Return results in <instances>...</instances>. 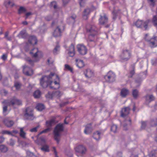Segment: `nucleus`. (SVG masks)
I'll list each match as a JSON object with an SVG mask.
<instances>
[{"instance_id": "nucleus-11", "label": "nucleus", "mask_w": 157, "mask_h": 157, "mask_svg": "<svg viewBox=\"0 0 157 157\" xmlns=\"http://www.w3.org/2000/svg\"><path fill=\"white\" fill-rule=\"evenodd\" d=\"M76 151L81 153L82 155H85L86 152V147L82 145H79L75 148Z\"/></svg>"}, {"instance_id": "nucleus-41", "label": "nucleus", "mask_w": 157, "mask_h": 157, "mask_svg": "<svg viewBox=\"0 0 157 157\" xmlns=\"http://www.w3.org/2000/svg\"><path fill=\"white\" fill-rule=\"evenodd\" d=\"M65 69L70 71L72 73H74L73 69L72 67L67 64H65L64 65Z\"/></svg>"}, {"instance_id": "nucleus-57", "label": "nucleus", "mask_w": 157, "mask_h": 157, "mask_svg": "<svg viewBox=\"0 0 157 157\" xmlns=\"http://www.w3.org/2000/svg\"><path fill=\"white\" fill-rule=\"evenodd\" d=\"M52 18V16L51 15H49L45 17V19L47 21H50L51 20Z\"/></svg>"}, {"instance_id": "nucleus-61", "label": "nucleus", "mask_w": 157, "mask_h": 157, "mask_svg": "<svg viewBox=\"0 0 157 157\" xmlns=\"http://www.w3.org/2000/svg\"><path fill=\"white\" fill-rule=\"evenodd\" d=\"M4 140V138L2 136H0V143H2Z\"/></svg>"}, {"instance_id": "nucleus-50", "label": "nucleus", "mask_w": 157, "mask_h": 157, "mask_svg": "<svg viewBox=\"0 0 157 157\" xmlns=\"http://www.w3.org/2000/svg\"><path fill=\"white\" fill-rule=\"evenodd\" d=\"M147 124V121H142L141 122V127L142 129H144Z\"/></svg>"}, {"instance_id": "nucleus-4", "label": "nucleus", "mask_w": 157, "mask_h": 157, "mask_svg": "<svg viewBox=\"0 0 157 157\" xmlns=\"http://www.w3.org/2000/svg\"><path fill=\"white\" fill-rule=\"evenodd\" d=\"M131 55L132 52L130 50L127 49H123L122 50L119 56L121 59L126 61L130 59Z\"/></svg>"}, {"instance_id": "nucleus-48", "label": "nucleus", "mask_w": 157, "mask_h": 157, "mask_svg": "<svg viewBox=\"0 0 157 157\" xmlns=\"http://www.w3.org/2000/svg\"><path fill=\"white\" fill-rule=\"evenodd\" d=\"M60 47L59 46H56L54 48L53 50V52L54 55H56L57 52L59 50Z\"/></svg>"}, {"instance_id": "nucleus-14", "label": "nucleus", "mask_w": 157, "mask_h": 157, "mask_svg": "<svg viewBox=\"0 0 157 157\" xmlns=\"http://www.w3.org/2000/svg\"><path fill=\"white\" fill-rule=\"evenodd\" d=\"M123 123V129L125 131L127 130V126L128 125H130L132 124L131 119L129 117H127L124 121Z\"/></svg>"}, {"instance_id": "nucleus-63", "label": "nucleus", "mask_w": 157, "mask_h": 157, "mask_svg": "<svg viewBox=\"0 0 157 157\" xmlns=\"http://www.w3.org/2000/svg\"><path fill=\"white\" fill-rule=\"evenodd\" d=\"M70 0H62L64 4L67 3Z\"/></svg>"}, {"instance_id": "nucleus-34", "label": "nucleus", "mask_w": 157, "mask_h": 157, "mask_svg": "<svg viewBox=\"0 0 157 157\" xmlns=\"http://www.w3.org/2000/svg\"><path fill=\"white\" fill-rule=\"evenodd\" d=\"M41 95V92L40 90H37L34 92L33 96L35 98H38L40 97Z\"/></svg>"}, {"instance_id": "nucleus-31", "label": "nucleus", "mask_w": 157, "mask_h": 157, "mask_svg": "<svg viewBox=\"0 0 157 157\" xmlns=\"http://www.w3.org/2000/svg\"><path fill=\"white\" fill-rule=\"evenodd\" d=\"M91 12V9L90 8L85 9L83 11L82 15L84 17H86L87 18V16Z\"/></svg>"}, {"instance_id": "nucleus-29", "label": "nucleus", "mask_w": 157, "mask_h": 157, "mask_svg": "<svg viewBox=\"0 0 157 157\" xmlns=\"http://www.w3.org/2000/svg\"><path fill=\"white\" fill-rule=\"evenodd\" d=\"M34 50H36V51L35 53H34L33 55V56L35 58V59H34V61L35 62H37L39 60V59L38 57V54H37V52H38V49L37 48H33L31 52H30V53H33V51Z\"/></svg>"}, {"instance_id": "nucleus-1", "label": "nucleus", "mask_w": 157, "mask_h": 157, "mask_svg": "<svg viewBox=\"0 0 157 157\" xmlns=\"http://www.w3.org/2000/svg\"><path fill=\"white\" fill-rule=\"evenodd\" d=\"M54 74L51 73L48 76H43L40 79V83L41 86L44 88H46L48 86L53 89H58L59 88L60 85L59 81L58 82L56 81L53 82L51 80L52 77Z\"/></svg>"}, {"instance_id": "nucleus-43", "label": "nucleus", "mask_w": 157, "mask_h": 157, "mask_svg": "<svg viewBox=\"0 0 157 157\" xmlns=\"http://www.w3.org/2000/svg\"><path fill=\"white\" fill-rule=\"evenodd\" d=\"M152 22L154 26L157 28V16L155 15L152 19Z\"/></svg>"}, {"instance_id": "nucleus-47", "label": "nucleus", "mask_w": 157, "mask_h": 157, "mask_svg": "<svg viewBox=\"0 0 157 157\" xmlns=\"http://www.w3.org/2000/svg\"><path fill=\"white\" fill-rule=\"evenodd\" d=\"M54 97L58 98L61 96V93L59 91H56L53 92Z\"/></svg>"}, {"instance_id": "nucleus-56", "label": "nucleus", "mask_w": 157, "mask_h": 157, "mask_svg": "<svg viewBox=\"0 0 157 157\" xmlns=\"http://www.w3.org/2000/svg\"><path fill=\"white\" fill-rule=\"evenodd\" d=\"M7 54H3L1 56V59L4 61L6 60L7 58Z\"/></svg>"}, {"instance_id": "nucleus-54", "label": "nucleus", "mask_w": 157, "mask_h": 157, "mask_svg": "<svg viewBox=\"0 0 157 157\" xmlns=\"http://www.w3.org/2000/svg\"><path fill=\"white\" fill-rule=\"evenodd\" d=\"M51 6L52 7H53V8L55 9H56L57 8L56 3L55 1H53L51 2Z\"/></svg>"}, {"instance_id": "nucleus-36", "label": "nucleus", "mask_w": 157, "mask_h": 157, "mask_svg": "<svg viewBox=\"0 0 157 157\" xmlns=\"http://www.w3.org/2000/svg\"><path fill=\"white\" fill-rule=\"evenodd\" d=\"M36 108L37 110L40 111H41L44 109V106L43 104L41 103H39L37 104Z\"/></svg>"}, {"instance_id": "nucleus-12", "label": "nucleus", "mask_w": 157, "mask_h": 157, "mask_svg": "<svg viewBox=\"0 0 157 157\" xmlns=\"http://www.w3.org/2000/svg\"><path fill=\"white\" fill-rule=\"evenodd\" d=\"M23 73L25 75L27 76H31L33 74V70L31 68L26 65L23 66Z\"/></svg>"}, {"instance_id": "nucleus-5", "label": "nucleus", "mask_w": 157, "mask_h": 157, "mask_svg": "<svg viewBox=\"0 0 157 157\" xmlns=\"http://www.w3.org/2000/svg\"><path fill=\"white\" fill-rule=\"evenodd\" d=\"M2 103L3 104H7L10 106L13 107H14L15 105H20L22 104L21 101L17 98L15 97H13L10 100H5Z\"/></svg>"}, {"instance_id": "nucleus-30", "label": "nucleus", "mask_w": 157, "mask_h": 157, "mask_svg": "<svg viewBox=\"0 0 157 157\" xmlns=\"http://www.w3.org/2000/svg\"><path fill=\"white\" fill-rule=\"evenodd\" d=\"M121 11L120 9H118L117 10H116L115 8L113 10V11L112 12V14H113V18L114 19H116L118 16V15Z\"/></svg>"}, {"instance_id": "nucleus-55", "label": "nucleus", "mask_w": 157, "mask_h": 157, "mask_svg": "<svg viewBox=\"0 0 157 157\" xmlns=\"http://www.w3.org/2000/svg\"><path fill=\"white\" fill-rule=\"evenodd\" d=\"M38 126L33 128L30 130V131L31 132H36L37 131V129Z\"/></svg>"}, {"instance_id": "nucleus-49", "label": "nucleus", "mask_w": 157, "mask_h": 157, "mask_svg": "<svg viewBox=\"0 0 157 157\" xmlns=\"http://www.w3.org/2000/svg\"><path fill=\"white\" fill-rule=\"evenodd\" d=\"M7 106L6 105H4L3 107V113L4 115H6L8 113H7Z\"/></svg>"}, {"instance_id": "nucleus-39", "label": "nucleus", "mask_w": 157, "mask_h": 157, "mask_svg": "<svg viewBox=\"0 0 157 157\" xmlns=\"http://www.w3.org/2000/svg\"><path fill=\"white\" fill-rule=\"evenodd\" d=\"M8 150L7 147L4 145L0 146V151L2 152H6Z\"/></svg>"}, {"instance_id": "nucleus-32", "label": "nucleus", "mask_w": 157, "mask_h": 157, "mask_svg": "<svg viewBox=\"0 0 157 157\" xmlns=\"http://www.w3.org/2000/svg\"><path fill=\"white\" fill-rule=\"evenodd\" d=\"M149 157H157V150H151L148 154Z\"/></svg>"}, {"instance_id": "nucleus-16", "label": "nucleus", "mask_w": 157, "mask_h": 157, "mask_svg": "<svg viewBox=\"0 0 157 157\" xmlns=\"http://www.w3.org/2000/svg\"><path fill=\"white\" fill-rule=\"evenodd\" d=\"M83 72L85 77L87 78H90L94 75V72L89 68L85 70Z\"/></svg>"}, {"instance_id": "nucleus-9", "label": "nucleus", "mask_w": 157, "mask_h": 157, "mask_svg": "<svg viewBox=\"0 0 157 157\" xmlns=\"http://www.w3.org/2000/svg\"><path fill=\"white\" fill-rule=\"evenodd\" d=\"M150 21V19H147L145 21L143 20H137L136 23L135 25L138 28L144 27L146 29L148 27V24Z\"/></svg>"}, {"instance_id": "nucleus-45", "label": "nucleus", "mask_w": 157, "mask_h": 157, "mask_svg": "<svg viewBox=\"0 0 157 157\" xmlns=\"http://www.w3.org/2000/svg\"><path fill=\"white\" fill-rule=\"evenodd\" d=\"M45 97L47 98H52L54 97L53 92H48V94H46Z\"/></svg>"}, {"instance_id": "nucleus-25", "label": "nucleus", "mask_w": 157, "mask_h": 157, "mask_svg": "<svg viewBox=\"0 0 157 157\" xmlns=\"http://www.w3.org/2000/svg\"><path fill=\"white\" fill-rule=\"evenodd\" d=\"M101 132L99 131H97L94 132L93 137L96 140H99L101 138Z\"/></svg>"}, {"instance_id": "nucleus-28", "label": "nucleus", "mask_w": 157, "mask_h": 157, "mask_svg": "<svg viewBox=\"0 0 157 157\" xmlns=\"http://www.w3.org/2000/svg\"><path fill=\"white\" fill-rule=\"evenodd\" d=\"M18 36L20 38H25L27 36V34L26 33V30L23 29L19 33Z\"/></svg>"}, {"instance_id": "nucleus-51", "label": "nucleus", "mask_w": 157, "mask_h": 157, "mask_svg": "<svg viewBox=\"0 0 157 157\" xmlns=\"http://www.w3.org/2000/svg\"><path fill=\"white\" fill-rule=\"evenodd\" d=\"M2 133L3 134L12 135V132H11L7 130L2 131Z\"/></svg>"}, {"instance_id": "nucleus-46", "label": "nucleus", "mask_w": 157, "mask_h": 157, "mask_svg": "<svg viewBox=\"0 0 157 157\" xmlns=\"http://www.w3.org/2000/svg\"><path fill=\"white\" fill-rule=\"evenodd\" d=\"M117 126L115 124H113L111 127V130L114 133H115L117 131Z\"/></svg>"}, {"instance_id": "nucleus-62", "label": "nucleus", "mask_w": 157, "mask_h": 157, "mask_svg": "<svg viewBox=\"0 0 157 157\" xmlns=\"http://www.w3.org/2000/svg\"><path fill=\"white\" fill-rule=\"evenodd\" d=\"M9 34V32L8 31H6L5 33V35H4V38H6L8 36Z\"/></svg>"}, {"instance_id": "nucleus-53", "label": "nucleus", "mask_w": 157, "mask_h": 157, "mask_svg": "<svg viewBox=\"0 0 157 157\" xmlns=\"http://www.w3.org/2000/svg\"><path fill=\"white\" fill-rule=\"evenodd\" d=\"M27 63L29 64L31 66H33L34 65V61L31 59H29L27 60Z\"/></svg>"}, {"instance_id": "nucleus-27", "label": "nucleus", "mask_w": 157, "mask_h": 157, "mask_svg": "<svg viewBox=\"0 0 157 157\" xmlns=\"http://www.w3.org/2000/svg\"><path fill=\"white\" fill-rule=\"evenodd\" d=\"M146 102L148 103H150L151 101H154L155 98L152 95H147L145 96Z\"/></svg>"}, {"instance_id": "nucleus-24", "label": "nucleus", "mask_w": 157, "mask_h": 157, "mask_svg": "<svg viewBox=\"0 0 157 157\" xmlns=\"http://www.w3.org/2000/svg\"><path fill=\"white\" fill-rule=\"evenodd\" d=\"M108 18L105 15L103 16H101V17L99 18V23L101 25H104L108 22Z\"/></svg>"}, {"instance_id": "nucleus-2", "label": "nucleus", "mask_w": 157, "mask_h": 157, "mask_svg": "<svg viewBox=\"0 0 157 157\" xmlns=\"http://www.w3.org/2000/svg\"><path fill=\"white\" fill-rule=\"evenodd\" d=\"M86 32L88 33V41L94 42L95 36L97 35L99 29L95 25H87L86 28Z\"/></svg>"}, {"instance_id": "nucleus-22", "label": "nucleus", "mask_w": 157, "mask_h": 157, "mask_svg": "<svg viewBox=\"0 0 157 157\" xmlns=\"http://www.w3.org/2000/svg\"><path fill=\"white\" fill-rule=\"evenodd\" d=\"M28 42L29 44L34 45L37 44V40L36 36H31L29 37Z\"/></svg>"}, {"instance_id": "nucleus-40", "label": "nucleus", "mask_w": 157, "mask_h": 157, "mask_svg": "<svg viewBox=\"0 0 157 157\" xmlns=\"http://www.w3.org/2000/svg\"><path fill=\"white\" fill-rule=\"evenodd\" d=\"M26 11V9L24 7L21 6L18 10V13L21 14L23 13H25Z\"/></svg>"}, {"instance_id": "nucleus-8", "label": "nucleus", "mask_w": 157, "mask_h": 157, "mask_svg": "<svg viewBox=\"0 0 157 157\" xmlns=\"http://www.w3.org/2000/svg\"><path fill=\"white\" fill-rule=\"evenodd\" d=\"M65 29V27L64 26H57L54 31L53 36L55 37L61 36L62 33L64 31Z\"/></svg>"}, {"instance_id": "nucleus-38", "label": "nucleus", "mask_w": 157, "mask_h": 157, "mask_svg": "<svg viewBox=\"0 0 157 157\" xmlns=\"http://www.w3.org/2000/svg\"><path fill=\"white\" fill-rule=\"evenodd\" d=\"M21 84L20 82H15L14 83V86L16 90H19L21 88Z\"/></svg>"}, {"instance_id": "nucleus-3", "label": "nucleus", "mask_w": 157, "mask_h": 157, "mask_svg": "<svg viewBox=\"0 0 157 157\" xmlns=\"http://www.w3.org/2000/svg\"><path fill=\"white\" fill-rule=\"evenodd\" d=\"M63 124L60 123L58 124L54 129V138L58 144L59 143L60 141V132L63 131Z\"/></svg>"}, {"instance_id": "nucleus-13", "label": "nucleus", "mask_w": 157, "mask_h": 157, "mask_svg": "<svg viewBox=\"0 0 157 157\" xmlns=\"http://www.w3.org/2000/svg\"><path fill=\"white\" fill-rule=\"evenodd\" d=\"M68 51L67 54L70 57H73L75 53L74 45L71 44L69 46V48L67 50Z\"/></svg>"}, {"instance_id": "nucleus-42", "label": "nucleus", "mask_w": 157, "mask_h": 157, "mask_svg": "<svg viewBox=\"0 0 157 157\" xmlns=\"http://www.w3.org/2000/svg\"><path fill=\"white\" fill-rule=\"evenodd\" d=\"M4 5L7 8L8 7L9 5H10L11 7H12L14 5V4L13 2L9 1L7 2L6 1L5 2Z\"/></svg>"}, {"instance_id": "nucleus-58", "label": "nucleus", "mask_w": 157, "mask_h": 157, "mask_svg": "<svg viewBox=\"0 0 157 157\" xmlns=\"http://www.w3.org/2000/svg\"><path fill=\"white\" fill-rule=\"evenodd\" d=\"M32 14V12H28L26 13L25 14V19H27L28 18L29 16L31 15Z\"/></svg>"}, {"instance_id": "nucleus-21", "label": "nucleus", "mask_w": 157, "mask_h": 157, "mask_svg": "<svg viewBox=\"0 0 157 157\" xmlns=\"http://www.w3.org/2000/svg\"><path fill=\"white\" fill-rule=\"evenodd\" d=\"M76 17L77 16L75 14H73L67 19V23L69 24H74L76 21Z\"/></svg>"}, {"instance_id": "nucleus-64", "label": "nucleus", "mask_w": 157, "mask_h": 157, "mask_svg": "<svg viewBox=\"0 0 157 157\" xmlns=\"http://www.w3.org/2000/svg\"><path fill=\"white\" fill-rule=\"evenodd\" d=\"M6 38L7 40L10 41L12 40V37L11 36L7 37Z\"/></svg>"}, {"instance_id": "nucleus-33", "label": "nucleus", "mask_w": 157, "mask_h": 157, "mask_svg": "<svg viewBox=\"0 0 157 157\" xmlns=\"http://www.w3.org/2000/svg\"><path fill=\"white\" fill-rule=\"evenodd\" d=\"M132 95L134 98H137L139 95L138 90L136 89L133 90H132Z\"/></svg>"}, {"instance_id": "nucleus-17", "label": "nucleus", "mask_w": 157, "mask_h": 157, "mask_svg": "<svg viewBox=\"0 0 157 157\" xmlns=\"http://www.w3.org/2000/svg\"><path fill=\"white\" fill-rule=\"evenodd\" d=\"M25 116L27 117V119L33 120L34 119L33 114V110H31L29 112V108H28L26 109V113Z\"/></svg>"}, {"instance_id": "nucleus-19", "label": "nucleus", "mask_w": 157, "mask_h": 157, "mask_svg": "<svg viewBox=\"0 0 157 157\" xmlns=\"http://www.w3.org/2000/svg\"><path fill=\"white\" fill-rule=\"evenodd\" d=\"M130 91L127 88H124L121 90L120 94L122 98H124L128 95Z\"/></svg>"}, {"instance_id": "nucleus-7", "label": "nucleus", "mask_w": 157, "mask_h": 157, "mask_svg": "<svg viewBox=\"0 0 157 157\" xmlns=\"http://www.w3.org/2000/svg\"><path fill=\"white\" fill-rule=\"evenodd\" d=\"M116 75L113 71H110L104 76V78L106 81L108 83H112L116 79Z\"/></svg>"}, {"instance_id": "nucleus-18", "label": "nucleus", "mask_w": 157, "mask_h": 157, "mask_svg": "<svg viewBox=\"0 0 157 157\" xmlns=\"http://www.w3.org/2000/svg\"><path fill=\"white\" fill-rule=\"evenodd\" d=\"M130 109L129 107H126L121 109V115L123 117H125L129 113Z\"/></svg>"}, {"instance_id": "nucleus-52", "label": "nucleus", "mask_w": 157, "mask_h": 157, "mask_svg": "<svg viewBox=\"0 0 157 157\" xmlns=\"http://www.w3.org/2000/svg\"><path fill=\"white\" fill-rule=\"evenodd\" d=\"M135 73V71L134 69L131 70L129 72V75L128 76L129 78H132L133 76L134 75Z\"/></svg>"}, {"instance_id": "nucleus-60", "label": "nucleus", "mask_w": 157, "mask_h": 157, "mask_svg": "<svg viewBox=\"0 0 157 157\" xmlns=\"http://www.w3.org/2000/svg\"><path fill=\"white\" fill-rule=\"evenodd\" d=\"M53 148L55 155V157H58V156L57 155V152L56 151V147H53Z\"/></svg>"}, {"instance_id": "nucleus-6", "label": "nucleus", "mask_w": 157, "mask_h": 157, "mask_svg": "<svg viewBox=\"0 0 157 157\" xmlns=\"http://www.w3.org/2000/svg\"><path fill=\"white\" fill-rule=\"evenodd\" d=\"M148 34H146L144 39L148 42L150 47L155 48L157 47V36L154 35L151 37L149 38L148 37Z\"/></svg>"}, {"instance_id": "nucleus-35", "label": "nucleus", "mask_w": 157, "mask_h": 157, "mask_svg": "<svg viewBox=\"0 0 157 157\" xmlns=\"http://www.w3.org/2000/svg\"><path fill=\"white\" fill-rule=\"evenodd\" d=\"M151 126L155 127L157 125V119L155 118L151 120L149 122Z\"/></svg>"}, {"instance_id": "nucleus-10", "label": "nucleus", "mask_w": 157, "mask_h": 157, "mask_svg": "<svg viewBox=\"0 0 157 157\" xmlns=\"http://www.w3.org/2000/svg\"><path fill=\"white\" fill-rule=\"evenodd\" d=\"M77 50L79 53L81 55H86L87 52V49L86 46L82 44H78L77 45Z\"/></svg>"}, {"instance_id": "nucleus-37", "label": "nucleus", "mask_w": 157, "mask_h": 157, "mask_svg": "<svg viewBox=\"0 0 157 157\" xmlns=\"http://www.w3.org/2000/svg\"><path fill=\"white\" fill-rule=\"evenodd\" d=\"M24 128H20V132L19 135L20 136L24 138H25L26 133L24 131Z\"/></svg>"}, {"instance_id": "nucleus-44", "label": "nucleus", "mask_w": 157, "mask_h": 157, "mask_svg": "<svg viewBox=\"0 0 157 157\" xmlns=\"http://www.w3.org/2000/svg\"><path fill=\"white\" fill-rule=\"evenodd\" d=\"M41 149L42 151L45 152H49V147L46 145L43 146Z\"/></svg>"}, {"instance_id": "nucleus-20", "label": "nucleus", "mask_w": 157, "mask_h": 157, "mask_svg": "<svg viewBox=\"0 0 157 157\" xmlns=\"http://www.w3.org/2000/svg\"><path fill=\"white\" fill-rule=\"evenodd\" d=\"M3 122L6 126L8 127H12L14 124V122L8 118H6L3 121Z\"/></svg>"}, {"instance_id": "nucleus-59", "label": "nucleus", "mask_w": 157, "mask_h": 157, "mask_svg": "<svg viewBox=\"0 0 157 157\" xmlns=\"http://www.w3.org/2000/svg\"><path fill=\"white\" fill-rule=\"evenodd\" d=\"M51 128H47L43 130L41 132V133H45L48 132H49L50 131Z\"/></svg>"}, {"instance_id": "nucleus-15", "label": "nucleus", "mask_w": 157, "mask_h": 157, "mask_svg": "<svg viewBox=\"0 0 157 157\" xmlns=\"http://www.w3.org/2000/svg\"><path fill=\"white\" fill-rule=\"evenodd\" d=\"M92 124L90 123L86 125L84 130V133L86 135L91 133L92 131Z\"/></svg>"}, {"instance_id": "nucleus-23", "label": "nucleus", "mask_w": 157, "mask_h": 157, "mask_svg": "<svg viewBox=\"0 0 157 157\" xmlns=\"http://www.w3.org/2000/svg\"><path fill=\"white\" fill-rule=\"evenodd\" d=\"M75 61L76 66L79 68L83 67L85 65L84 63L82 60L76 59Z\"/></svg>"}, {"instance_id": "nucleus-26", "label": "nucleus", "mask_w": 157, "mask_h": 157, "mask_svg": "<svg viewBox=\"0 0 157 157\" xmlns=\"http://www.w3.org/2000/svg\"><path fill=\"white\" fill-rule=\"evenodd\" d=\"M56 123V120L55 119L48 120L46 122V125L47 127H51L54 125Z\"/></svg>"}]
</instances>
